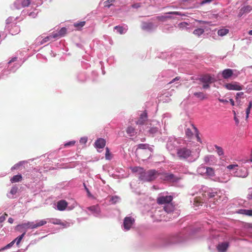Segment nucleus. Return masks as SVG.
<instances>
[{"label": "nucleus", "instance_id": "31", "mask_svg": "<svg viewBox=\"0 0 252 252\" xmlns=\"http://www.w3.org/2000/svg\"><path fill=\"white\" fill-rule=\"evenodd\" d=\"M76 78L78 81L80 82H84L86 79V75L84 71H80L76 74Z\"/></svg>", "mask_w": 252, "mask_h": 252}, {"label": "nucleus", "instance_id": "27", "mask_svg": "<svg viewBox=\"0 0 252 252\" xmlns=\"http://www.w3.org/2000/svg\"><path fill=\"white\" fill-rule=\"evenodd\" d=\"M106 144V141L103 138H99L97 139L94 144V147L96 149H102Z\"/></svg>", "mask_w": 252, "mask_h": 252}, {"label": "nucleus", "instance_id": "22", "mask_svg": "<svg viewBox=\"0 0 252 252\" xmlns=\"http://www.w3.org/2000/svg\"><path fill=\"white\" fill-rule=\"evenodd\" d=\"M204 162L208 165H214L216 164L217 160L213 155H207L204 157Z\"/></svg>", "mask_w": 252, "mask_h": 252}, {"label": "nucleus", "instance_id": "3", "mask_svg": "<svg viewBox=\"0 0 252 252\" xmlns=\"http://www.w3.org/2000/svg\"><path fill=\"white\" fill-rule=\"evenodd\" d=\"M197 80L199 81V84L202 85V88L204 90L210 89L211 84L216 81L214 75L208 73L199 75Z\"/></svg>", "mask_w": 252, "mask_h": 252}, {"label": "nucleus", "instance_id": "21", "mask_svg": "<svg viewBox=\"0 0 252 252\" xmlns=\"http://www.w3.org/2000/svg\"><path fill=\"white\" fill-rule=\"evenodd\" d=\"M252 10V7L251 5H246L243 6L239 11L238 16L241 17L244 14L250 13Z\"/></svg>", "mask_w": 252, "mask_h": 252}, {"label": "nucleus", "instance_id": "63", "mask_svg": "<svg viewBox=\"0 0 252 252\" xmlns=\"http://www.w3.org/2000/svg\"><path fill=\"white\" fill-rule=\"evenodd\" d=\"M213 0H203L200 3V5H203L207 3L211 2Z\"/></svg>", "mask_w": 252, "mask_h": 252}, {"label": "nucleus", "instance_id": "17", "mask_svg": "<svg viewBox=\"0 0 252 252\" xmlns=\"http://www.w3.org/2000/svg\"><path fill=\"white\" fill-rule=\"evenodd\" d=\"M67 205V202L65 200L62 199L57 202L56 209L59 211H63L66 209Z\"/></svg>", "mask_w": 252, "mask_h": 252}, {"label": "nucleus", "instance_id": "43", "mask_svg": "<svg viewBox=\"0 0 252 252\" xmlns=\"http://www.w3.org/2000/svg\"><path fill=\"white\" fill-rule=\"evenodd\" d=\"M214 147L215 148L216 151L219 156H222L224 155L223 150L221 147H220L217 145H215Z\"/></svg>", "mask_w": 252, "mask_h": 252}, {"label": "nucleus", "instance_id": "48", "mask_svg": "<svg viewBox=\"0 0 252 252\" xmlns=\"http://www.w3.org/2000/svg\"><path fill=\"white\" fill-rule=\"evenodd\" d=\"M85 24V21H81L74 23V26L78 29H79L82 28L83 26H84Z\"/></svg>", "mask_w": 252, "mask_h": 252}, {"label": "nucleus", "instance_id": "19", "mask_svg": "<svg viewBox=\"0 0 252 252\" xmlns=\"http://www.w3.org/2000/svg\"><path fill=\"white\" fill-rule=\"evenodd\" d=\"M157 126H151L148 128L146 130L147 134L151 136H154V135L157 133L159 131V124H157Z\"/></svg>", "mask_w": 252, "mask_h": 252}, {"label": "nucleus", "instance_id": "15", "mask_svg": "<svg viewBox=\"0 0 252 252\" xmlns=\"http://www.w3.org/2000/svg\"><path fill=\"white\" fill-rule=\"evenodd\" d=\"M234 174L235 176L241 178L246 177L248 175L247 169L245 167L240 168L237 167Z\"/></svg>", "mask_w": 252, "mask_h": 252}, {"label": "nucleus", "instance_id": "46", "mask_svg": "<svg viewBox=\"0 0 252 252\" xmlns=\"http://www.w3.org/2000/svg\"><path fill=\"white\" fill-rule=\"evenodd\" d=\"M188 26H189V24L188 23H187L186 22H183L180 23L178 25V27L180 30H185V29H188Z\"/></svg>", "mask_w": 252, "mask_h": 252}, {"label": "nucleus", "instance_id": "40", "mask_svg": "<svg viewBox=\"0 0 252 252\" xmlns=\"http://www.w3.org/2000/svg\"><path fill=\"white\" fill-rule=\"evenodd\" d=\"M18 191V188L16 186L12 187L10 189V191L9 193L7 194V196L8 198H12V196L11 195H13L16 194Z\"/></svg>", "mask_w": 252, "mask_h": 252}, {"label": "nucleus", "instance_id": "42", "mask_svg": "<svg viewBox=\"0 0 252 252\" xmlns=\"http://www.w3.org/2000/svg\"><path fill=\"white\" fill-rule=\"evenodd\" d=\"M215 175V172L214 169L209 167H207V169L206 170V174L205 176H209V177H213Z\"/></svg>", "mask_w": 252, "mask_h": 252}, {"label": "nucleus", "instance_id": "59", "mask_svg": "<svg viewBox=\"0 0 252 252\" xmlns=\"http://www.w3.org/2000/svg\"><path fill=\"white\" fill-rule=\"evenodd\" d=\"M15 20L14 17H9L6 20V25H8L11 24L13 21Z\"/></svg>", "mask_w": 252, "mask_h": 252}, {"label": "nucleus", "instance_id": "29", "mask_svg": "<svg viewBox=\"0 0 252 252\" xmlns=\"http://www.w3.org/2000/svg\"><path fill=\"white\" fill-rule=\"evenodd\" d=\"M174 210V206L171 203L165 204L163 207V211L168 214L173 213Z\"/></svg>", "mask_w": 252, "mask_h": 252}, {"label": "nucleus", "instance_id": "30", "mask_svg": "<svg viewBox=\"0 0 252 252\" xmlns=\"http://www.w3.org/2000/svg\"><path fill=\"white\" fill-rule=\"evenodd\" d=\"M236 213L239 214L245 215L248 216H252V209H239Z\"/></svg>", "mask_w": 252, "mask_h": 252}, {"label": "nucleus", "instance_id": "56", "mask_svg": "<svg viewBox=\"0 0 252 252\" xmlns=\"http://www.w3.org/2000/svg\"><path fill=\"white\" fill-rule=\"evenodd\" d=\"M238 167V165L236 164H229L228 166H227L226 168L227 169L229 170H233L236 171L237 167Z\"/></svg>", "mask_w": 252, "mask_h": 252}, {"label": "nucleus", "instance_id": "53", "mask_svg": "<svg viewBox=\"0 0 252 252\" xmlns=\"http://www.w3.org/2000/svg\"><path fill=\"white\" fill-rule=\"evenodd\" d=\"M185 133L189 138L191 137L193 135L192 132L189 127L185 128Z\"/></svg>", "mask_w": 252, "mask_h": 252}, {"label": "nucleus", "instance_id": "11", "mask_svg": "<svg viewBox=\"0 0 252 252\" xmlns=\"http://www.w3.org/2000/svg\"><path fill=\"white\" fill-rule=\"evenodd\" d=\"M157 27V26L152 22H143L141 24V29L148 32L154 31Z\"/></svg>", "mask_w": 252, "mask_h": 252}, {"label": "nucleus", "instance_id": "57", "mask_svg": "<svg viewBox=\"0 0 252 252\" xmlns=\"http://www.w3.org/2000/svg\"><path fill=\"white\" fill-rule=\"evenodd\" d=\"M170 117H171V115L170 114H169V113L164 114L163 115V119L162 120V123H164V124H165L167 119L169 118H170Z\"/></svg>", "mask_w": 252, "mask_h": 252}, {"label": "nucleus", "instance_id": "16", "mask_svg": "<svg viewBox=\"0 0 252 252\" xmlns=\"http://www.w3.org/2000/svg\"><path fill=\"white\" fill-rule=\"evenodd\" d=\"M180 179V178L176 176L172 173H166L164 176V180L170 182L177 183Z\"/></svg>", "mask_w": 252, "mask_h": 252}, {"label": "nucleus", "instance_id": "18", "mask_svg": "<svg viewBox=\"0 0 252 252\" xmlns=\"http://www.w3.org/2000/svg\"><path fill=\"white\" fill-rule=\"evenodd\" d=\"M53 33H51L48 36L45 37L41 40V39L42 37H38L36 40V43L38 45L43 44L47 42L48 41L52 40V39H55V38L53 37Z\"/></svg>", "mask_w": 252, "mask_h": 252}, {"label": "nucleus", "instance_id": "51", "mask_svg": "<svg viewBox=\"0 0 252 252\" xmlns=\"http://www.w3.org/2000/svg\"><path fill=\"white\" fill-rule=\"evenodd\" d=\"M76 143L75 140H72L68 142H66L64 144V147H69L73 146Z\"/></svg>", "mask_w": 252, "mask_h": 252}, {"label": "nucleus", "instance_id": "41", "mask_svg": "<svg viewBox=\"0 0 252 252\" xmlns=\"http://www.w3.org/2000/svg\"><path fill=\"white\" fill-rule=\"evenodd\" d=\"M193 95L200 100L206 98L205 94L203 92H195L193 93Z\"/></svg>", "mask_w": 252, "mask_h": 252}, {"label": "nucleus", "instance_id": "23", "mask_svg": "<svg viewBox=\"0 0 252 252\" xmlns=\"http://www.w3.org/2000/svg\"><path fill=\"white\" fill-rule=\"evenodd\" d=\"M39 10L35 7L34 8L32 12H30L28 10H23L21 12V14L22 15H28L32 18H35L37 16Z\"/></svg>", "mask_w": 252, "mask_h": 252}, {"label": "nucleus", "instance_id": "49", "mask_svg": "<svg viewBox=\"0 0 252 252\" xmlns=\"http://www.w3.org/2000/svg\"><path fill=\"white\" fill-rule=\"evenodd\" d=\"M116 0H107L103 3L104 7L106 8H109L112 4V3L115 1Z\"/></svg>", "mask_w": 252, "mask_h": 252}, {"label": "nucleus", "instance_id": "28", "mask_svg": "<svg viewBox=\"0 0 252 252\" xmlns=\"http://www.w3.org/2000/svg\"><path fill=\"white\" fill-rule=\"evenodd\" d=\"M233 74V70L230 68L225 69L221 72L222 77L225 79L230 78Z\"/></svg>", "mask_w": 252, "mask_h": 252}, {"label": "nucleus", "instance_id": "8", "mask_svg": "<svg viewBox=\"0 0 252 252\" xmlns=\"http://www.w3.org/2000/svg\"><path fill=\"white\" fill-rule=\"evenodd\" d=\"M17 59V57L12 58L8 62V67L6 69H4L1 75H0V79H3V76L4 75H7L10 72H14L21 65L15 63H14L13 66L10 67L11 63L15 62L16 61Z\"/></svg>", "mask_w": 252, "mask_h": 252}, {"label": "nucleus", "instance_id": "24", "mask_svg": "<svg viewBox=\"0 0 252 252\" xmlns=\"http://www.w3.org/2000/svg\"><path fill=\"white\" fill-rule=\"evenodd\" d=\"M148 115L146 111H143L140 115L139 118L136 122L137 125H143L144 123L147 120Z\"/></svg>", "mask_w": 252, "mask_h": 252}, {"label": "nucleus", "instance_id": "37", "mask_svg": "<svg viewBox=\"0 0 252 252\" xmlns=\"http://www.w3.org/2000/svg\"><path fill=\"white\" fill-rule=\"evenodd\" d=\"M206 169V166L203 164H201L199 167H198L197 169V172L199 174L205 176Z\"/></svg>", "mask_w": 252, "mask_h": 252}, {"label": "nucleus", "instance_id": "26", "mask_svg": "<svg viewBox=\"0 0 252 252\" xmlns=\"http://www.w3.org/2000/svg\"><path fill=\"white\" fill-rule=\"evenodd\" d=\"M33 221H28L27 222L22 223L17 225V227H19L21 229H24L25 231L28 229H34L33 227Z\"/></svg>", "mask_w": 252, "mask_h": 252}, {"label": "nucleus", "instance_id": "10", "mask_svg": "<svg viewBox=\"0 0 252 252\" xmlns=\"http://www.w3.org/2000/svg\"><path fill=\"white\" fill-rule=\"evenodd\" d=\"M135 223V220L130 216L126 217L123 220L122 228L125 231H128L131 228Z\"/></svg>", "mask_w": 252, "mask_h": 252}, {"label": "nucleus", "instance_id": "5", "mask_svg": "<svg viewBox=\"0 0 252 252\" xmlns=\"http://www.w3.org/2000/svg\"><path fill=\"white\" fill-rule=\"evenodd\" d=\"M177 155L180 159L185 160L188 159V161L193 162L196 160L198 156L195 158L192 157L191 151L186 147H182L178 149Z\"/></svg>", "mask_w": 252, "mask_h": 252}, {"label": "nucleus", "instance_id": "2", "mask_svg": "<svg viewBox=\"0 0 252 252\" xmlns=\"http://www.w3.org/2000/svg\"><path fill=\"white\" fill-rule=\"evenodd\" d=\"M188 236L186 234L183 232L179 233L165 237L158 240L160 244L158 245V247H168L174 244L183 243L186 242Z\"/></svg>", "mask_w": 252, "mask_h": 252}, {"label": "nucleus", "instance_id": "4", "mask_svg": "<svg viewBox=\"0 0 252 252\" xmlns=\"http://www.w3.org/2000/svg\"><path fill=\"white\" fill-rule=\"evenodd\" d=\"M188 13L182 12L180 11H171L164 13L163 15H159L157 17V19L161 22H167L169 19H178V16L186 17L188 16Z\"/></svg>", "mask_w": 252, "mask_h": 252}, {"label": "nucleus", "instance_id": "36", "mask_svg": "<svg viewBox=\"0 0 252 252\" xmlns=\"http://www.w3.org/2000/svg\"><path fill=\"white\" fill-rule=\"evenodd\" d=\"M22 179V176L20 174L14 175L10 179V182L12 183H17L21 181Z\"/></svg>", "mask_w": 252, "mask_h": 252}, {"label": "nucleus", "instance_id": "9", "mask_svg": "<svg viewBox=\"0 0 252 252\" xmlns=\"http://www.w3.org/2000/svg\"><path fill=\"white\" fill-rule=\"evenodd\" d=\"M175 72L172 70L168 69L163 71L159 75V77L164 78L163 80L166 82H169V83H172L176 81L179 80L180 77H176L175 78L170 80L169 79L173 77L175 75Z\"/></svg>", "mask_w": 252, "mask_h": 252}, {"label": "nucleus", "instance_id": "62", "mask_svg": "<svg viewBox=\"0 0 252 252\" xmlns=\"http://www.w3.org/2000/svg\"><path fill=\"white\" fill-rule=\"evenodd\" d=\"M244 95L243 92H238L236 94V101L238 100V99L240 97H241Z\"/></svg>", "mask_w": 252, "mask_h": 252}, {"label": "nucleus", "instance_id": "58", "mask_svg": "<svg viewBox=\"0 0 252 252\" xmlns=\"http://www.w3.org/2000/svg\"><path fill=\"white\" fill-rule=\"evenodd\" d=\"M87 141L88 137L86 136L81 137L79 140L80 143L82 144H85Z\"/></svg>", "mask_w": 252, "mask_h": 252}, {"label": "nucleus", "instance_id": "52", "mask_svg": "<svg viewBox=\"0 0 252 252\" xmlns=\"http://www.w3.org/2000/svg\"><path fill=\"white\" fill-rule=\"evenodd\" d=\"M14 243H15V242L13 240L10 243H9L7 245H6L5 246H4V247L1 248L0 249V252H2V251H4V250H5L6 249H9V248H11L14 245Z\"/></svg>", "mask_w": 252, "mask_h": 252}, {"label": "nucleus", "instance_id": "34", "mask_svg": "<svg viewBox=\"0 0 252 252\" xmlns=\"http://www.w3.org/2000/svg\"><path fill=\"white\" fill-rule=\"evenodd\" d=\"M114 30L116 31L117 32L122 34L126 33L127 29L122 26H117L114 27Z\"/></svg>", "mask_w": 252, "mask_h": 252}, {"label": "nucleus", "instance_id": "20", "mask_svg": "<svg viewBox=\"0 0 252 252\" xmlns=\"http://www.w3.org/2000/svg\"><path fill=\"white\" fill-rule=\"evenodd\" d=\"M229 246V243L227 242L219 243L217 246V249L219 252H225Z\"/></svg>", "mask_w": 252, "mask_h": 252}, {"label": "nucleus", "instance_id": "13", "mask_svg": "<svg viewBox=\"0 0 252 252\" xmlns=\"http://www.w3.org/2000/svg\"><path fill=\"white\" fill-rule=\"evenodd\" d=\"M224 87L228 90L240 91L243 89V86L236 82L224 84Z\"/></svg>", "mask_w": 252, "mask_h": 252}, {"label": "nucleus", "instance_id": "50", "mask_svg": "<svg viewBox=\"0 0 252 252\" xmlns=\"http://www.w3.org/2000/svg\"><path fill=\"white\" fill-rule=\"evenodd\" d=\"M83 187H84L85 190L87 192L88 197L90 198H93V195L91 193L89 189L88 188V187L87 186L86 184L85 183H83Z\"/></svg>", "mask_w": 252, "mask_h": 252}, {"label": "nucleus", "instance_id": "54", "mask_svg": "<svg viewBox=\"0 0 252 252\" xmlns=\"http://www.w3.org/2000/svg\"><path fill=\"white\" fill-rule=\"evenodd\" d=\"M175 147V144H172L171 141L167 142L166 144V148L168 150H172Z\"/></svg>", "mask_w": 252, "mask_h": 252}, {"label": "nucleus", "instance_id": "25", "mask_svg": "<svg viewBox=\"0 0 252 252\" xmlns=\"http://www.w3.org/2000/svg\"><path fill=\"white\" fill-rule=\"evenodd\" d=\"M67 29L65 27L62 28L59 32H53V37L55 39H58L62 37H63L66 33Z\"/></svg>", "mask_w": 252, "mask_h": 252}, {"label": "nucleus", "instance_id": "38", "mask_svg": "<svg viewBox=\"0 0 252 252\" xmlns=\"http://www.w3.org/2000/svg\"><path fill=\"white\" fill-rule=\"evenodd\" d=\"M126 132L129 136H133L135 134V129L133 127L129 126L127 127Z\"/></svg>", "mask_w": 252, "mask_h": 252}, {"label": "nucleus", "instance_id": "35", "mask_svg": "<svg viewBox=\"0 0 252 252\" xmlns=\"http://www.w3.org/2000/svg\"><path fill=\"white\" fill-rule=\"evenodd\" d=\"M47 221L45 220H37L35 221V222H33V227L35 228H36L38 227L43 226L46 224Z\"/></svg>", "mask_w": 252, "mask_h": 252}, {"label": "nucleus", "instance_id": "7", "mask_svg": "<svg viewBox=\"0 0 252 252\" xmlns=\"http://www.w3.org/2000/svg\"><path fill=\"white\" fill-rule=\"evenodd\" d=\"M158 175V172L155 169H152L142 173L140 175L139 178L142 181L151 182L156 179Z\"/></svg>", "mask_w": 252, "mask_h": 252}, {"label": "nucleus", "instance_id": "44", "mask_svg": "<svg viewBox=\"0 0 252 252\" xmlns=\"http://www.w3.org/2000/svg\"><path fill=\"white\" fill-rule=\"evenodd\" d=\"M26 234V231H24L22 234L18 236L16 238H15L13 241L15 243H16L17 245H18L25 235Z\"/></svg>", "mask_w": 252, "mask_h": 252}, {"label": "nucleus", "instance_id": "1", "mask_svg": "<svg viewBox=\"0 0 252 252\" xmlns=\"http://www.w3.org/2000/svg\"><path fill=\"white\" fill-rule=\"evenodd\" d=\"M199 194H201V196H197L193 198L192 200L190 201V202L192 203L193 207L195 210H197L199 206H202L204 202L207 199L209 200L210 203L214 202L213 204H210V207L212 209L215 208V205L218 202V198L220 197V195L216 191H214L212 189L206 187H203Z\"/></svg>", "mask_w": 252, "mask_h": 252}, {"label": "nucleus", "instance_id": "39", "mask_svg": "<svg viewBox=\"0 0 252 252\" xmlns=\"http://www.w3.org/2000/svg\"><path fill=\"white\" fill-rule=\"evenodd\" d=\"M120 200V198L117 195L111 196L110 197L109 201L113 204H116Z\"/></svg>", "mask_w": 252, "mask_h": 252}, {"label": "nucleus", "instance_id": "60", "mask_svg": "<svg viewBox=\"0 0 252 252\" xmlns=\"http://www.w3.org/2000/svg\"><path fill=\"white\" fill-rule=\"evenodd\" d=\"M247 198L248 200H252V188L249 189Z\"/></svg>", "mask_w": 252, "mask_h": 252}, {"label": "nucleus", "instance_id": "47", "mask_svg": "<svg viewBox=\"0 0 252 252\" xmlns=\"http://www.w3.org/2000/svg\"><path fill=\"white\" fill-rule=\"evenodd\" d=\"M204 32V29H203L202 28H198V29L194 30L193 33L197 36H199L201 34H202Z\"/></svg>", "mask_w": 252, "mask_h": 252}, {"label": "nucleus", "instance_id": "45", "mask_svg": "<svg viewBox=\"0 0 252 252\" xmlns=\"http://www.w3.org/2000/svg\"><path fill=\"white\" fill-rule=\"evenodd\" d=\"M229 32V30L227 29H221L218 31V34L219 36H223L227 34Z\"/></svg>", "mask_w": 252, "mask_h": 252}, {"label": "nucleus", "instance_id": "14", "mask_svg": "<svg viewBox=\"0 0 252 252\" xmlns=\"http://www.w3.org/2000/svg\"><path fill=\"white\" fill-rule=\"evenodd\" d=\"M172 200L171 195H162L158 198L157 202L159 204H167L170 203Z\"/></svg>", "mask_w": 252, "mask_h": 252}, {"label": "nucleus", "instance_id": "33", "mask_svg": "<svg viewBox=\"0 0 252 252\" xmlns=\"http://www.w3.org/2000/svg\"><path fill=\"white\" fill-rule=\"evenodd\" d=\"M28 163L26 160L20 161L16 164H14L11 168V170L13 171L14 170H18L19 169L20 166H23L25 163Z\"/></svg>", "mask_w": 252, "mask_h": 252}, {"label": "nucleus", "instance_id": "61", "mask_svg": "<svg viewBox=\"0 0 252 252\" xmlns=\"http://www.w3.org/2000/svg\"><path fill=\"white\" fill-rule=\"evenodd\" d=\"M105 158L106 159H110V153L108 148H106Z\"/></svg>", "mask_w": 252, "mask_h": 252}, {"label": "nucleus", "instance_id": "64", "mask_svg": "<svg viewBox=\"0 0 252 252\" xmlns=\"http://www.w3.org/2000/svg\"><path fill=\"white\" fill-rule=\"evenodd\" d=\"M131 7L133 8L137 9L141 7V3H134L131 5Z\"/></svg>", "mask_w": 252, "mask_h": 252}, {"label": "nucleus", "instance_id": "12", "mask_svg": "<svg viewBox=\"0 0 252 252\" xmlns=\"http://www.w3.org/2000/svg\"><path fill=\"white\" fill-rule=\"evenodd\" d=\"M91 214L95 217H101V210L98 205H93L87 208Z\"/></svg>", "mask_w": 252, "mask_h": 252}, {"label": "nucleus", "instance_id": "32", "mask_svg": "<svg viewBox=\"0 0 252 252\" xmlns=\"http://www.w3.org/2000/svg\"><path fill=\"white\" fill-rule=\"evenodd\" d=\"M20 31V28L19 26L14 24L12 27L9 30V32L12 35H15L18 33Z\"/></svg>", "mask_w": 252, "mask_h": 252}, {"label": "nucleus", "instance_id": "55", "mask_svg": "<svg viewBox=\"0 0 252 252\" xmlns=\"http://www.w3.org/2000/svg\"><path fill=\"white\" fill-rule=\"evenodd\" d=\"M148 148H149V144H139L137 145V149H147Z\"/></svg>", "mask_w": 252, "mask_h": 252}, {"label": "nucleus", "instance_id": "6", "mask_svg": "<svg viewBox=\"0 0 252 252\" xmlns=\"http://www.w3.org/2000/svg\"><path fill=\"white\" fill-rule=\"evenodd\" d=\"M42 2L41 1L36 2V0H16L14 3V7L20 9L21 7H28L30 5H32V7H33L34 5L36 7L41 5Z\"/></svg>", "mask_w": 252, "mask_h": 252}]
</instances>
